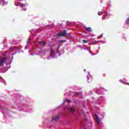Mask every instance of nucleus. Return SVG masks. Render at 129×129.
<instances>
[{
	"label": "nucleus",
	"mask_w": 129,
	"mask_h": 129,
	"mask_svg": "<svg viewBox=\"0 0 129 129\" xmlns=\"http://www.w3.org/2000/svg\"><path fill=\"white\" fill-rule=\"evenodd\" d=\"M5 5V3L3 4V6H4Z\"/></svg>",
	"instance_id": "obj_19"
},
{
	"label": "nucleus",
	"mask_w": 129,
	"mask_h": 129,
	"mask_svg": "<svg viewBox=\"0 0 129 129\" xmlns=\"http://www.w3.org/2000/svg\"><path fill=\"white\" fill-rule=\"evenodd\" d=\"M69 110L71 112H75V108L74 107H71V108H69Z\"/></svg>",
	"instance_id": "obj_5"
},
{
	"label": "nucleus",
	"mask_w": 129,
	"mask_h": 129,
	"mask_svg": "<svg viewBox=\"0 0 129 129\" xmlns=\"http://www.w3.org/2000/svg\"><path fill=\"white\" fill-rule=\"evenodd\" d=\"M66 101H67V102H68V103H69V102H70V101L69 100H68V99H66Z\"/></svg>",
	"instance_id": "obj_15"
},
{
	"label": "nucleus",
	"mask_w": 129,
	"mask_h": 129,
	"mask_svg": "<svg viewBox=\"0 0 129 129\" xmlns=\"http://www.w3.org/2000/svg\"><path fill=\"white\" fill-rule=\"evenodd\" d=\"M57 37H65L67 36V33L66 32V30L65 29L63 30V33L62 32H60L56 34Z\"/></svg>",
	"instance_id": "obj_1"
},
{
	"label": "nucleus",
	"mask_w": 129,
	"mask_h": 129,
	"mask_svg": "<svg viewBox=\"0 0 129 129\" xmlns=\"http://www.w3.org/2000/svg\"><path fill=\"white\" fill-rule=\"evenodd\" d=\"M20 3H15V6H16V7H19V6H20Z\"/></svg>",
	"instance_id": "obj_9"
},
{
	"label": "nucleus",
	"mask_w": 129,
	"mask_h": 129,
	"mask_svg": "<svg viewBox=\"0 0 129 129\" xmlns=\"http://www.w3.org/2000/svg\"><path fill=\"white\" fill-rule=\"evenodd\" d=\"M61 43H62V42H66V40H60L59 41Z\"/></svg>",
	"instance_id": "obj_13"
},
{
	"label": "nucleus",
	"mask_w": 129,
	"mask_h": 129,
	"mask_svg": "<svg viewBox=\"0 0 129 129\" xmlns=\"http://www.w3.org/2000/svg\"><path fill=\"white\" fill-rule=\"evenodd\" d=\"M23 10L26 11V9H24Z\"/></svg>",
	"instance_id": "obj_20"
},
{
	"label": "nucleus",
	"mask_w": 129,
	"mask_h": 129,
	"mask_svg": "<svg viewBox=\"0 0 129 129\" xmlns=\"http://www.w3.org/2000/svg\"><path fill=\"white\" fill-rule=\"evenodd\" d=\"M95 116H96V120L98 124H99L100 121H99V118H98V116L97 115V114H96Z\"/></svg>",
	"instance_id": "obj_6"
},
{
	"label": "nucleus",
	"mask_w": 129,
	"mask_h": 129,
	"mask_svg": "<svg viewBox=\"0 0 129 129\" xmlns=\"http://www.w3.org/2000/svg\"><path fill=\"white\" fill-rule=\"evenodd\" d=\"M41 43H42V47H44L46 45V43H45L44 41H42Z\"/></svg>",
	"instance_id": "obj_8"
},
{
	"label": "nucleus",
	"mask_w": 129,
	"mask_h": 129,
	"mask_svg": "<svg viewBox=\"0 0 129 129\" xmlns=\"http://www.w3.org/2000/svg\"><path fill=\"white\" fill-rule=\"evenodd\" d=\"M78 95H79V93H78Z\"/></svg>",
	"instance_id": "obj_18"
},
{
	"label": "nucleus",
	"mask_w": 129,
	"mask_h": 129,
	"mask_svg": "<svg viewBox=\"0 0 129 129\" xmlns=\"http://www.w3.org/2000/svg\"><path fill=\"white\" fill-rule=\"evenodd\" d=\"M70 24V22L67 21L66 23V26H69Z\"/></svg>",
	"instance_id": "obj_10"
},
{
	"label": "nucleus",
	"mask_w": 129,
	"mask_h": 129,
	"mask_svg": "<svg viewBox=\"0 0 129 129\" xmlns=\"http://www.w3.org/2000/svg\"><path fill=\"white\" fill-rule=\"evenodd\" d=\"M126 24H129V18L126 20Z\"/></svg>",
	"instance_id": "obj_12"
},
{
	"label": "nucleus",
	"mask_w": 129,
	"mask_h": 129,
	"mask_svg": "<svg viewBox=\"0 0 129 129\" xmlns=\"http://www.w3.org/2000/svg\"><path fill=\"white\" fill-rule=\"evenodd\" d=\"M59 118H60V117H59V116H56L52 118L51 121H57V120H59Z\"/></svg>",
	"instance_id": "obj_3"
},
{
	"label": "nucleus",
	"mask_w": 129,
	"mask_h": 129,
	"mask_svg": "<svg viewBox=\"0 0 129 129\" xmlns=\"http://www.w3.org/2000/svg\"><path fill=\"white\" fill-rule=\"evenodd\" d=\"M22 7H24V5H22Z\"/></svg>",
	"instance_id": "obj_21"
},
{
	"label": "nucleus",
	"mask_w": 129,
	"mask_h": 129,
	"mask_svg": "<svg viewBox=\"0 0 129 129\" xmlns=\"http://www.w3.org/2000/svg\"><path fill=\"white\" fill-rule=\"evenodd\" d=\"M59 49H60V46H58V47H57V53H59V51H58V50H59Z\"/></svg>",
	"instance_id": "obj_14"
},
{
	"label": "nucleus",
	"mask_w": 129,
	"mask_h": 129,
	"mask_svg": "<svg viewBox=\"0 0 129 129\" xmlns=\"http://www.w3.org/2000/svg\"><path fill=\"white\" fill-rule=\"evenodd\" d=\"M54 54H55V52L53 48H50V57H54Z\"/></svg>",
	"instance_id": "obj_4"
},
{
	"label": "nucleus",
	"mask_w": 129,
	"mask_h": 129,
	"mask_svg": "<svg viewBox=\"0 0 129 129\" xmlns=\"http://www.w3.org/2000/svg\"><path fill=\"white\" fill-rule=\"evenodd\" d=\"M125 84H127V85H129V83H125Z\"/></svg>",
	"instance_id": "obj_16"
},
{
	"label": "nucleus",
	"mask_w": 129,
	"mask_h": 129,
	"mask_svg": "<svg viewBox=\"0 0 129 129\" xmlns=\"http://www.w3.org/2000/svg\"><path fill=\"white\" fill-rule=\"evenodd\" d=\"M82 42L84 43V44L87 43V41L85 40H82Z\"/></svg>",
	"instance_id": "obj_11"
},
{
	"label": "nucleus",
	"mask_w": 129,
	"mask_h": 129,
	"mask_svg": "<svg viewBox=\"0 0 129 129\" xmlns=\"http://www.w3.org/2000/svg\"><path fill=\"white\" fill-rule=\"evenodd\" d=\"M6 60H7V58H2L0 61V66L3 67L4 66V64H5V62H6Z\"/></svg>",
	"instance_id": "obj_2"
},
{
	"label": "nucleus",
	"mask_w": 129,
	"mask_h": 129,
	"mask_svg": "<svg viewBox=\"0 0 129 129\" xmlns=\"http://www.w3.org/2000/svg\"><path fill=\"white\" fill-rule=\"evenodd\" d=\"M41 41H40L38 42V44H41Z\"/></svg>",
	"instance_id": "obj_17"
},
{
	"label": "nucleus",
	"mask_w": 129,
	"mask_h": 129,
	"mask_svg": "<svg viewBox=\"0 0 129 129\" xmlns=\"http://www.w3.org/2000/svg\"><path fill=\"white\" fill-rule=\"evenodd\" d=\"M85 29L88 32H92V29L91 27H85Z\"/></svg>",
	"instance_id": "obj_7"
}]
</instances>
